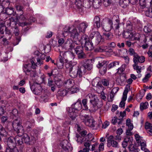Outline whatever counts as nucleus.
<instances>
[{
    "instance_id": "obj_1",
    "label": "nucleus",
    "mask_w": 152,
    "mask_h": 152,
    "mask_svg": "<svg viewBox=\"0 0 152 152\" xmlns=\"http://www.w3.org/2000/svg\"><path fill=\"white\" fill-rule=\"evenodd\" d=\"M21 123L20 118L16 119L13 122L12 127L14 130L17 132L18 136H20L23 134L22 139L25 143L29 145H31V141L30 137L26 134H23L24 130Z\"/></svg>"
},
{
    "instance_id": "obj_2",
    "label": "nucleus",
    "mask_w": 152,
    "mask_h": 152,
    "mask_svg": "<svg viewBox=\"0 0 152 152\" xmlns=\"http://www.w3.org/2000/svg\"><path fill=\"white\" fill-rule=\"evenodd\" d=\"M86 97L90 99V102L91 105L89 110L92 112H95L103 105L102 100H99L97 96L94 94H89L87 95Z\"/></svg>"
},
{
    "instance_id": "obj_3",
    "label": "nucleus",
    "mask_w": 152,
    "mask_h": 152,
    "mask_svg": "<svg viewBox=\"0 0 152 152\" xmlns=\"http://www.w3.org/2000/svg\"><path fill=\"white\" fill-rule=\"evenodd\" d=\"M81 42L84 43V47L86 50L91 51L94 49V43L86 35H83L81 37Z\"/></svg>"
},
{
    "instance_id": "obj_4",
    "label": "nucleus",
    "mask_w": 152,
    "mask_h": 152,
    "mask_svg": "<svg viewBox=\"0 0 152 152\" xmlns=\"http://www.w3.org/2000/svg\"><path fill=\"white\" fill-rule=\"evenodd\" d=\"M80 41H73L71 39H68L64 43L63 48L66 50H72L76 46V45H80Z\"/></svg>"
},
{
    "instance_id": "obj_5",
    "label": "nucleus",
    "mask_w": 152,
    "mask_h": 152,
    "mask_svg": "<svg viewBox=\"0 0 152 152\" xmlns=\"http://www.w3.org/2000/svg\"><path fill=\"white\" fill-rule=\"evenodd\" d=\"M98 64H96L97 68H99V72L102 75H104L106 72L107 70V62L102 60L101 59H97Z\"/></svg>"
},
{
    "instance_id": "obj_6",
    "label": "nucleus",
    "mask_w": 152,
    "mask_h": 152,
    "mask_svg": "<svg viewBox=\"0 0 152 152\" xmlns=\"http://www.w3.org/2000/svg\"><path fill=\"white\" fill-rule=\"evenodd\" d=\"M90 37L95 45L99 44L102 39L100 33L98 31L92 32L90 34Z\"/></svg>"
},
{
    "instance_id": "obj_7",
    "label": "nucleus",
    "mask_w": 152,
    "mask_h": 152,
    "mask_svg": "<svg viewBox=\"0 0 152 152\" xmlns=\"http://www.w3.org/2000/svg\"><path fill=\"white\" fill-rule=\"evenodd\" d=\"M80 116L81 119L83 120V122L86 126L92 127L95 126V122L92 117L87 115H80Z\"/></svg>"
},
{
    "instance_id": "obj_8",
    "label": "nucleus",
    "mask_w": 152,
    "mask_h": 152,
    "mask_svg": "<svg viewBox=\"0 0 152 152\" xmlns=\"http://www.w3.org/2000/svg\"><path fill=\"white\" fill-rule=\"evenodd\" d=\"M76 53L77 55V57L79 59H85L86 55L84 52L82 46L80 45H76L74 48Z\"/></svg>"
},
{
    "instance_id": "obj_9",
    "label": "nucleus",
    "mask_w": 152,
    "mask_h": 152,
    "mask_svg": "<svg viewBox=\"0 0 152 152\" xmlns=\"http://www.w3.org/2000/svg\"><path fill=\"white\" fill-rule=\"evenodd\" d=\"M63 150L65 151H69L72 150L71 144L66 140L62 141L60 144Z\"/></svg>"
},
{
    "instance_id": "obj_10",
    "label": "nucleus",
    "mask_w": 152,
    "mask_h": 152,
    "mask_svg": "<svg viewBox=\"0 0 152 152\" xmlns=\"http://www.w3.org/2000/svg\"><path fill=\"white\" fill-rule=\"evenodd\" d=\"M31 89L32 90L35 94L39 95L41 92L42 88L40 84L37 83H34L32 86H30Z\"/></svg>"
},
{
    "instance_id": "obj_11",
    "label": "nucleus",
    "mask_w": 152,
    "mask_h": 152,
    "mask_svg": "<svg viewBox=\"0 0 152 152\" xmlns=\"http://www.w3.org/2000/svg\"><path fill=\"white\" fill-rule=\"evenodd\" d=\"M107 146L110 147L112 146L113 147H118V144L117 142L114 140V137L112 135L110 136L107 138Z\"/></svg>"
},
{
    "instance_id": "obj_12",
    "label": "nucleus",
    "mask_w": 152,
    "mask_h": 152,
    "mask_svg": "<svg viewBox=\"0 0 152 152\" xmlns=\"http://www.w3.org/2000/svg\"><path fill=\"white\" fill-rule=\"evenodd\" d=\"M103 28L106 31H109L112 28H113V21L110 19H108L105 23L102 25Z\"/></svg>"
},
{
    "instance_id": "obj_13",
    "label": "nucleus",
    "mask_w": 152,
    "mask_h": 152,
    "mask_svg": "<svg viewBox=\"0 0 152 152\" xmlns=\"http://www.w3.org/2000/svg\"><path fill=\"white\" fill-rule=\"evenodd\" d=\"M16 137H10L8 138L7 142L8 148H12L16 147Z\"/></svg>"
},
{
    "instance_id": "obj_14",
    "label": "nucleus",
    "mask_w": 152,
    "mask_h": 152,
    "mask_svg": "<svg viewBox=\"0 0 152 152\" xmlns=\"http://www.w3.org/2000/svg\"><path fill=\"white\" fill-rule=\"evenodd\" d=\"M79 32L75 28H73L71 29L69 34H70L71 37L73 39L74 41H78L80 42V39L78 38Z\"/></svg>"
},
{
    "instance_id": "obj_15",
    "label": "nucleus",
    "mask_w": 152,
    "mask_h": 152,
    "mask_svg": "<svg viewBox=\"0 0 152 152\" xmlns=\"http://www.w3.org/2000/svg\"><path fill=\"white\" fill-rule=\"evenodd\" d=\"M91 61L89 59H85L81 61L82 66H83L86 70H90L93 67L92 64H91Z\"/></svg>"
},
{
    "instance_id": "obj_16",
    "label": "nucleus",
    "mask_w": 152,
    "mask_h": 152,
    "mask_svg": "<svg viewBox=\"0 0 152 152\" xmlns=\"http://www.w3.org/2000/svg\"><path fill=\"white\" fill-rule=\"evenodd\" d=\"M145 60V58L144 56H140L138 54L133 58V61L134 64H138V63H143Z\"/></svg>"
},
{
    "instance_id": "obj_17",
    "label": "nucleus",
    "mask_w": 152,
    "mask_h": 152,
    "mask_svg": "<svg viewBox=\"0 0 152 152\" xmlns=\"http://www.w3.org/2000/svg\"><path fill=\"white\" fill-rule=\"evenodd\" d=\"M88 24L86 22H83L80 23L77 27L79 30V32H82L83 33H85L86 28L88 27Z\"/></svg>"
},
{
    "instance_id": "obj_18",
    "label": "nucleus",
    "mask_w": 152,
    "mask_h": 152,
    "mask_svg": "<svg viewBox=\"0 0 152 152\" xmlns=\"http://www.w3.org/2000/svg\"><path fill=\"white\" fill-rule=\"evenodd\" d=\"M62 55L64 59H73L75 56V55L73 52L69 51L62 52Z\"/></svg>"
},
{
    "instance_id": "obj_19",
    "label": "nucleus",
    "mask_w": 152,
    "mask_h": 152,
    "mask_svg": "<svg viewBox=\"0 0 152 152\" xmlns=\"http://www.w3.org/2000/svg\"><path fill=\"white\" fill-rule=\"evenodd\" d=\"M82 105L81 101L80 99H78L77 102L74 104H73L71 108L74 110L77 111L81 110L82 108Z\"/></svg>"
},
{
    "instance_id": "obj_20",
    "label": "nucleus",
    "mask_w": 152,
    "mask_h": 152,
    "mask_svg": "<svg viewBox=\"0 0 152 152\" xmlns=\"http://www.w3.org/2000/svg\"><path fill=\"white\" fill-rule=\"evenodd\" d=\"M77 73L78 76L79 77H82L83 75L85 74L86 72V70L85 69V68L81 66L80 68L78 66H77Z\"/></svg>"
},
{
    "instance_id": "obj_21",
    "label": "nucleus",
    "mask_w": 152,
    "mask_h": 152,
    "mask_svg": "<svg viewBox=\"0 0 152 152\" xmlns=\"http://www.w3.org/2000/svg\"><path fill=\"white\" fill-rule=\"evenodd\" d=\"M77 69L73 67L69 68V75L72 78H75L77 76Z\"/></svg>"
},
{
    "instance_id": "obj_22",
    "label": "nucleus",
    "mask_w": 152,
    "mask_h": 152,
    "mask_svg": "<svg viewBox=\"0 0 152 152\" xmlns=\"http://www.w3.org/2000/svg\"><path fill=\"white\" fill-rule=\"evenodd\" d=\"M26 129L28 131H30L34 125V121L33 119H29L26 122Z\"/></svg>"
},
{
    "instance_id": "obj_23",
    "label": "nucleus",
    "mask_w": 152,
    "mask_h": 152,
    "mask_svg": "<svg viewBox=\"0 0 152 152\" xmlns=\"http://www.w3.org/2000/svg\"><path fill=\"white\" fill-rule=\"evenodd\" d=\"M73 80L72 79H69L64 82V86L69 89L73 86Z\"/></svg>"
},
{
    "instance_id": "obj_24",
    "label": "nucleus",
    "mask_w": 152,
    "mask_h": 152,
    "mask_svg": "<svg viewBox=\"0 0 152 152\" xmlns=\"http://www.w3.org/2000/svg\"><path fill=\"white\" fill-rule=\"evenodd\" d=\"M93 26L94 28H99L100 26V19L98 16H96L94 18Z\"/></svg>"
},
{
    "instance_id": "obj_25",
    "label": "nucleus",
    "mask_w": 152,
    "mask_h": 152,
    "mask_svg": "<svg viewBox=\"0 0 152 152\" xmlns=\"http://www.w3.org/2000/svg\"><path fill=\"white\" fill-rule=\"evenodd\" d=\"M75 111V110L71 108L69 109L68 111L69 116L72 120H75L76 118L77 114V112Z\"/></svg>"
},
{
    "instance_id": "obj_26",
    "label": "nucleus",
    "mask_w": 152,
    "mask_h": 152,
    "mask_svg": "<svg viewBox=\"0 0 152 152\" xmlns=\"http://www.w3.org/2000/svg\"><path fill=\"white\" fill-rule=\"evenodd\" d=\"M7 23H8L7 24L8 26H11L12 27H14V28L18 24L14 20L13 18H12L9 20H7Z\"/></svg>"
},
{
    "instance_id": "obj_27",
    "label": "nucleus",
    "mask_w": 152,
    "mask_h": 152,
    "mask_svg": "<svg viewBox=\"0 0 152 152\" xmlns=\"http://www.w3.org/2000/svg\"><path fill=\"white\" fill-rule=\"evenodd\" d=\"M134 35V34L132 32L127 31H126L123 34V36L124 38L130 39H132Z\"/></svg>"
},
{
    "instance_id": "obj_28",
    "label": "nucleus",
    "mask_w": 152,
    "mask_h": 152,
    "mask_svg": "<svg viewBox=\"0 0 152 152\" xmlns=\"http://www.w3.org/2000/svg\"><path fill=\"white\" fill-rule=\"evenodd\" d=\"M14 12V10L12 7H7L6 9L5 12L8 15H14L15 14Z\"/></svg>"
},
{
    "instance_id": "obj_29",
    "label": "nucleus",
    "mask_w": 152,
    "mask_h": 152,
    "mask_svg": "<svg viewBox=\"0 0 152 152\" xmlns=\"http://www.w3.org/2000/svg\"><path fill=\"white\" fill-rule=\"evenodd\" d=\"M133 28V27L131 22L129 21H127L126 24V31L132 32Z\"/></svg>"
},
{
    "instance_id": "obj_30",
    "label": "nucleus",
    "mask_w": 152,
    "mask_h": 152,
    "mask_svg": "<svg viewBox=\"0 0 152 152\" xmlns=\"http://www.w3.org/2000/svg\"><path fill=\"white\" fill-rule=\"evenodd\" d=\"M129 150L130 151H134V152H138L140 150L136 146V145L132 144L130 145L128 147Z\"/></svg>"
},
{
    "instance_id": "obj_31",
    "label": "nucleus",
    "mask_w": 152,
    "mask_h": 152,
    "mask_svg": "<svg viewBox=\"0 0 152 152\" xmlns=\"http://www.w3.org/2000/svg\"><path fill=\"white\" fill-rule=\"evenodd\" d=\"M7 134V132L6 131L4 128L0 125V135L2 137H6Z\"/></svg>"
},
{
    "instance_id": "obj_32",
    "label": "nucleus",
    "mask_w": 152,
    "mask_h": 152,
    "mask_svg": "<svg viewBox=\"0 0 152 152\" xmlns=\"http://www.w3.org/2000/svg\"><path fill=\"white\" fill-rule=\"evenodd\" d=\"M68 93H69L68 92L66 91L64 88L60 89L58 92V95L61 96H65Z\"/></svg>"
},
{
    "instance_id": "obj_33",
    "label": "nucleus",
    "mask_w": 152,
    "mask_h": 152,
    "mask_svg": "<svg viewBox=\"0 0 152 152\" xmlns=\"http://www.w3.org/2000/svg\"><path fill=\"white\" fill-rule=\"evenodd\" d=\"M103 35L107 40H110L113 38V35L111 32H104L103 33Z\"/></svg>"
},
{
    "instance_id": "obj_34",
    "label": "nucleus",
    "mask_w": 152,
    "mask_h": 152,
    "mask_svg": "<svg viewBox=\"0 0 152 152\" xmlns=\"http://www.w3.org/2000/svg\"><path fill=\"white\" fill-rule=\"evenodd\" d=\"M152 30V26L150 25H148L144 27L143 30L146 33L150 32Z\"/></svg>"
},
{
    "instance_id": "obj_35",
    "label": "nucleus",
    "mask_w": 152,
    "mask_h": 152,
    "mask_svg": "<svg viewBox=\"0 0 152 152\" xmlns=\"http://www.w3.org/2000/svg\"><path fill=\"white\" fill-rule=\"evenodd\" d=\"M15 7L18 11L20 12V14H23L24 8L20 4H16Z\"/></svg>"
},
{
    "instance_id": "obj_36",
    "label": "nucleus",
    "mask_w": 152,
    "mask_h": 152,
    "mask_svg": "<svg viewBox=\"0 0 152 152\" xmlns=\"http://www.w3.org/2000/svg\"><path fill=\"white\" fill-rule=\"evenodd\" d=\"M69 89L70 90L68 91V92L70 94L76 93L78 91V88L74 86H73Z\"/></svg>"
},
{
    "instance_id": "obj_37",
    "label": "nucleus",
    "mask_w": 152,
    "mask_h": 152,
    "mask_svg": "<svg viewBox=\"0 0 152 152\" xmlns=\"http://www.w3.org/2000/svg\"><path fill=\"white\" fill-rule=\"evenodd\" d=\"M126 79V75L125 73H122L120 76L119 78L118 79V80L120 81V82L122 83L124 82Z\"/></svg>"
},
{
    "instance_id": "obj_38",
    "label": "nucleus",
    "mask_w": 152,
    "mask_h": 152,
    "mask_svg": "<svg viewBox=\"0 0 152 152\" xmlns=\"http://www.w3.org/2000/svg\"><path fill=\"white\" fill-rule=\"evenodd\" d=\"M87 99L86 97V99H83L82 100V104L83 106L86 110H88V108H90V107H89L87 104Z\"/></svg>"
},
{
    "instance_id": "obj_39",
    "label": "nucleus",
    "mask_w": 152,
    "mask_h": 152,
    "mask_svg": "<svg viewBox=\"0 0 152 152\" xmlns=\"http://www.w3.org/2000/svg\"><path fill=\"white\" fill-rule=\"evenodd\" d=\"M148 102H146L144 103H141L140 104V109L141 110L145 109L148 107Z\"/></svg>"
},
{
    "instance_id": "obj_40",
    "label": "nucleus",
    "mask_w": 152,
    "mask_h": 152,
    "mask_svg": "<svg viewBox=\"0 0 152 152\" xmlns=\"http://www.w3.org/2000/svg\"><path fill=\"white\" fill-rule=\"evenodd\" d=\"M134 69L136 70L137 73H140L141 72V67L138 65V64H134L133 65Z\"/></svg>"
},
{
    "instance_id": "obj_41",
    "label": "nucleus",
    "mask_w": 152,
    "mask_h": 152,
    "mask_svg": "<svg viewBox=\"0 0 152 152\" xmlns=\"http://www.w3.org/2000/svg\"><path fill=\"white\" fill-rule=\"evenodd\" d=\"M3 36H1L0 37V40L2 42V43L5 45H8L9 42L7 40V39L6 38H2Z\"/></svg>"
},
{
    "instance_id": "obj_42",
    "label": "nucleus",
    "mask_w": 152,
    "mask_h": 152,
    "mask_svg": "<svg viewBox=\"0 0 152 152\" xmlns=\"http://www.w3.org/2000/svg\"><path fill=\"white\" fill-rule=\"evenodd\" d=\"M128 52L130 56H133V58L137 54L135 52L134 50L132 48H130L128 50Z\"/></svg>"
},
{
    "instance_id": "obj_43",
    "label": "nucleus",
    "mask_w": 152,
    "mask_h": 152,
    "mask_svg": "<svg viewBox=\"0 0 152 152\" xmlns=\"http://www.w3.org/2000/svg\"><path fill=\"white\" fill-rule=\"evenodd\" d=\"M102 49L103 52H113V50L112 48H110L107 45H102Z\"/></svg>"
},
{
    "instance_id": "obj_44",
    "label": "nucleus",
    "mask_w": 152,
    "mask_h": 152,
    "mask_svg": "<svg viewBox=\"0 0 152 152\" xmlns=\"http://www.w3.org/2000/svg\"><path fill=\"white\" fill-rule=\"evenodd\" d=\"M125 69V66L124 64L122 65L118 69L117 73L119 74H122L123 72Z\"/></svg>"
},
{
    "instance_id": "obj_45",
    "label": "nucleus",
    "mask_w": 152,
    "mask_h": 152,
    "mask_svg": "<svg viewBox=\"0 0 152 152\" xmlns=\"http://www.w3.org/2000/svg\"><path fill=\"white\" fill-rule=\"evenodd\" d=\"M126 125L128 126V128L132 129H133V125L131 123V120L128 118L126 121Z\"/></svg>"
},
{
    "instance_id": "obj_46",
    "label": "nucleus",
    "mask_w": 152,
    "mask_h": 152,
    "mask_svg": "<svg viewBox=\"0 0 152 152\" xmlns=\"http://www.w3.org/2000/svg\"><path fill=\"white\" fill-rule=\"evenodd\" d=\"M7 27L4 25L3 24H0V37L1 35V34H3L4 33V30L5 31V29H6Z\"/></svg>"
},
{
    "instance_id": "obj_47",
    "label": "nucleus",
    "mask_w": 152,
    "mask_h": 152,
    "mask_svg": "<svg viewBox=\"0 0 152 152\" xmlns=\"http://www.w3.org/2000/svg\"><path fill=\"white\" fill-rule=\"evenodd\" d=\"M140 144L141 146V150L143 151L146 149V143L145 141H140Z\"/></svg>"
},
{
    "instance_id": "obj_48",
    "label": "nucleus",
    "mask_w": 152,
    "mask_h": 152,
    "mask_svg": "<svg viewBox=\"0 0 152 152\" xmlns=\"http://www.w3.org/2000/svg\"><path fill=\"white\" fill-rule=\"evenodd\" d=\"M5 152H20L17 148L15 147L13 148H6Z\"/></svg>"
},
{
    "instance_id": "obj_49",
    "label": "nucleus",
    "mask_w": 152,
    "mask_h": 152,
    "mask_svg": "<svg viewBox=\"0 0 152 152\" xmlns=\"http://www.w3.org/2000/svg\"><path fill=\"white\" fill-rule=\"evenodd\" d=\"M116 22V23L114 25V26H113V29H114L115 30L117 31V30H118L119 28V20L118 19H117L115 20Z\"/></svg>"
},
{
    "instance_id": "obj_50",
    "label": "nucleus",
    "mask_w": 152,
    "mask_h": 152,
    "mask_svg": "<svg viewBox=\"0 0 152 152\" xmlns=\"http://www.w3.org/2000/svg\"><path fill=\"white\" fill-rule=\"evenodd\" d=\"M19 17L18 18V20L19 22H24L26 20V18L24 17L22 14H20Z\"/></svg>"
},
{
    "instance_id": "obj_51",
    "label": "nucleus",
    "mask_w": 152,
    "mask_h": 152,
    "mask_svg": "<svg viewBox=\"0 0 152 152\" xmlns=\"http://www.w3.org/2000/svg\"><path fill=\"white\" fill-rule=\"evenodd\" d=\"M119 64V61H114L113 62L109 64L108 67L109 69L117 65H118Z\"/></svg>"
},
{
    "instance_id": "obj_52",
    "label": "nucleus",
    "mask_w": 152,
    "mask_h": 152,
    "mask_svg": "<svg viewBox=\"0 0 152 152\" xmlns=\"http://www.w3.org/2000/svg\"><path fill=\"white\" fill-rule=\"evenodd\" d=\"M18 143L20 145V152H23V145H22V144L23 143V141L22 140V139L21 140H18L17 141Z\"/></svg>"
},
{
    "instance_id": "obj_53",
    "label": "nucleus",
    "mask_w": 152,
    "mask_h": 152,
    "mask_svg": "<svg viewBox=\"0 0 152 152\" xmlns=\"http://www.w3.org/2000/svg\"><path fill=\"white\" fill-rule=\"evenodd\" d=\"M84 5L85 8L89 9L91 7V2L89 0L85 1V3H84Z\"/></svg>"
},
{
    "instance_id": "obj_54",
    "label": "nucleus",
    "mask_w": 152,
    "mask_h": 152,
    "mask_svg": "<svg viewBox=\"0 0 152 152\" xmlns=\"http://www.w3.org/2000/svg\"><path fill=\"white\" fill-rule=\"evenodd\" d=\"M5 34L7 35H7L9 36L8 39H10L12 36L11 32L9 29H8L7 28L6 29H5Z\"/></svg>"
},
{
    "instance_id": "obj_55",
    "label": "nucleus",
    "mask_w": 152,
    "mask_h": 152,
    "mask_svg": "<svg viewBox=\"0 0 152 152\" xmlns=\"http://www.w3.org/2000/svg\"><path fill=\"white\" fill-rule=\"evenodd\" d=\"M145 14L147 16L152 18V10L150 11V9H147L145 11Z\"/></svg>"
},
{
    "instance_id": "obj_56",
    "label": "nucleus",
    "mask_w": 152,
    "mask_h": 152,
    "mask_svg": "<svg viewBox=\"0 0 152 152\" xmlns=\"http://www.w3.org/2000/svg\"><path fill=\"white\" fill-rule=\"evenodd\" d=\"M72 28V27L71 28L69 26H66L64 28L63 31L64 32L68 33V34L70 33L71 29Z\"/></svg>"
},
{
    "instance_id": "obj_57",
    "label": "nucleus",
    "mask_w": 152,
    "mask_h": 152,
    "mask_svg": "<svg viewBox=\"0 0 152 152\" xmlns=\"http://www.w3.org/2000/svg\"><path fill=\"white\" fill-rule=\"evenodd\" d=\"M20 40L21 38L20 36L17 37L13 43V45H18Z\"/></svg>"
},
{
    "instance_id": "obj_58",
    "label": "nucleus",
    "mask_w": 152,
    "mask_h": 152,
    "mask_svg": "<svg viewBox=\"0 0 152 152\" xmlns=\"http://www.w3.org/2000/svg\"><path fill=\"white\" fill-rule=\"evenodd\" d=\"M6 109L5 106L4 105L0 106V115L3 114Z\"/></svg>"
},
{
    "instance_id": "obj_59",
    "label": "nucleus",
    "mask_w": 152,
    "mask_h": 152,
    "mask_svg": "<svg viewBox=\"0 0 152 152\" xmlns=\"http://www.w3.org/2000/svg\"><path fill=\"white\" fill-rule=\"evenodd\" d=\"M107 45L110 48H114L116 46V44L113 42L108 43L107 44Z\"/></svg>"
},
{
    "instance_id": "obj_60",
    "label": "nucleus",
    "mask_w": 152,
    "mask_h": 152,
    "mask_svg": "<svg viewBox=\"0 0 152 152\" xmlns=\"http://www.w3.org/2000/svg\"><path fill=\"white\" fill-rule=\"evenodd\" d=\"M102 84L105 86H107L109 84L108 81L106 79H103L102 80Z\"/></svg>"
},
{
    "instance_id": "obj_61",
    "label": "nucleus",
    "mask_w": 152,
    "mask_h": 152,
    "mask_svg": "<svg viewBox=\"0 0 152 152\" xmlns=\"http://www.w3.org/2000/svg\"><path fill=\"white\" fill-rule=\"evenodd\" d=\"M145 129H149L152 128V124L146 122L145 125Z\"/></svg>"
},
{
    "instance_id": "obj_62",
    "label": "nucleus",
    "mask_w": 152,
    "mask_h": 152,
    "mask_svg": "<svg viewBox=\"0 0 152 152\" xmlns=\"http://www.w3.org/2000/svg\"><path fill=\"white\" fill-rule=\"evenodd\" d=\"M135 137L136 141L138 143L140 142V141H141L142 137H140L139 135L137 134H135L134 135Z\"/></svg>"
},
{
    "instance_id": "obj_63",
    "label": "nucleus",
    "mask_w": 152,
    "mask_h": 152,
    "mask_svg": "<svg viewBox=\"0 0 152 152\" xmlns=\"http://www.w3.org/2000/svg\"><path fill=\"white\" fill-rule=\"evenodd\" d=\"M65 37L63 38H61L59 39L58 40V43L60 45H63L64 43H65Z\"/></svg>"
},
{
    "instance_id": "obj_64",
    "label": "nucleus",
    "mask_w": 152,
    "mask_h": 152,
    "mask_svg": "<svg viewBox=\"0 0 152 152\" xmlns=\"http://www.w3.org/2000/svg\"><path fill=\"white\" fill-rule=\"evenodd\" d=\"M47 85L48 86L50 87H51L52 86H53V85H54L53 83V81L52 80L51 78H49L48 79V83Z\"/></svg>"
}]
</instances>
